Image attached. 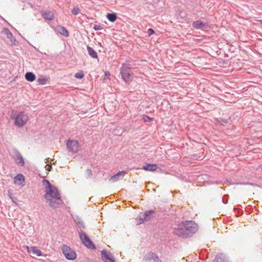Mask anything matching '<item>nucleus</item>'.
Segmentation results:
<instances>
[{"mask_svg": "<svg viewBox=\"0 0 262 262\" xmlns=\"http://www.w3.org/2000/svg\"><path fill=\"white\" fill-rule=\"evenodd\" d=\"M44 198L49 202V206L53 208H58L63 203L59 190L55 186L46 188Z\"/></svg>", "mask_w": 262, "mask_h": 262, "instance_id": "nucleus-1", "label": "nucleus"}, {"mask_svg": "<svg viewBox=\"0 0 262 262\" xmlns=\"http://www.w3.org/2000/svg\"><path fill=\"white\" fill-rule=\"evenodd\" d=\"M120 74L124 82L129 83L133 79V72L129 65L123 63L120 68Z\"/></svg>", "mask_w": 262, "mask_h": 262, "instance_id": "nucleus-2", "label": "nucleus"}, {"mask_svg": "<svg viewBox=\"0 0 262 262\" xmlns=\"http://www.w3.org/2000/svg\"><path fill=\"white\" fill-rule=\"evenodd\" d=\"M155 212L153 210L146 211L143 213H140L136 218L137 224H141L145 221H148L155 217Z\"/></svg>", "mask_w": 262, "mask_h": 262, "instance_id": "nucleus-3", "label": "nucleus"}, {"mask_svg": "<svg viewBox=\"0 0 262 262\" xmlns=\"http://www.w3.org/2000/svg\"><path fill=\"white\" fill-rule=\"evenodd\" d=\"M79 238L82 243L90 249H95L96 247L86 233L82 230H78Z\"/></svg>", "mask_w": 262, "mask_h": 262, "instance_id": "nucleus-4", "label": "nucleus"}, {"mask_svg": "<svg viewBox=\"0 0 262 262\" xmlns=\"http://www.w3.org/2000/svg\"><path fill=\"white\" fill-rule=\"evenodd\" d=\"M11 118L14 119V124L18 127H23L28 119V116L23 112L19 113L15 117Z\"/></svg>", "mask_w": 262, "mask_h": 262, "instance_id": "nucleus-5", "label": "nucleus"}, {"mask_svg": "<svg viewBox=\"0 0 262 262\" xmlns=\"http://www.w3.org/2000/svg\"><path fill=\"white\" fill-rule=\"evenodd\" d=\"M61 250L63 255L67 259L73 260L76 258V252L69 246L63 245L61 246Z\"/></svg>", "mask_w": 262, "mask_h": 262, "instance_id": "nucleus-6", "label": "nucleus"}, {"mask_svg": "<svg viewBox=\"0 0 262 262\" xmlns=\"http://www.w3.org/2000/svg\"><path fill=\"white\" fill-rule=\"evenodd\" d=\"M182 224L186 228V231H188L187 233L189 236L197 231V225L193 221H186L182 222Z\"/></svg>", "mask_w": 262, "mask_h": 262, "instance_id": "nucleus-7", "label": "nucleus"}, {"mask_svg": "<svg viewBox=\"0 0 262 262\" xmlns=\"http://www.w3.org/2000/svg\"><path fill=\"white\" fill-rule=\"evenodd\" d=\"M68 150L73 154H76L78 151L79 143L77 140H68L67 143Z\"/></svg>", "mask_w": 262, "mask_h": 262, "instance_id": "nucleus-8", "label": "nucleus"}, {"mask_svg": "<svg viewBox=\"0 0 262 262\" xmlns=\"http://www.w3.org/2000/svg\"><path fill=\"white\" fill-rule=\"evenodd\" d=\"M143 262H162L158 256L154 252L147 253L143 258Z\"/></svg>", "mask_w": 262, "mask_h": 262, "instance_id": "nucleus-9", "label": "nucleus"}, {"mask_svg": "<svg viewBox=\"0 0 262 262\" xmlns=\"http://www.w3.org/2000/svg\"><path fill=\"white\" fill-rule=\"evenodd\" d=\"M102 260L104 262H115L113 254L106 250H103L101 252Z\"/></svg>", "mask_w": 262, "mask_h": 262, "instance_id": "nucleus-10", "label": "nucleus"}, {"mask_svg": "<svg viewBox=\"0 0 262 262\" xmlns=\"http://www.w3.org/2000/svg\"><path fill=\"white\" fill-rule=\"evenodd\" d=\"M187 232L188 231H186V228H185L183 225L182 227L180 226L178 228H176L174 230V234L183 238L189 237Z\"/></svg>", "mask_w": 262, "mask_h": 262, "instance_id": "nucleus-11", "label": "nucleus"}, {"mask_svg": "<svg viewBox=\"0 0 262 262\" xmlns=\"http://www.w3.org/2000/svg\"><path fill=\"white\" fill-rule=\"evenodd\" d=\"M13 152L15 156V161L16 164L20 166H24L25 164L24 160L19 151L16 148H14Z\"/></svg>", "mask_w": 262, "mask_h": 262, "instance_id": "nucleus-12", "label": "nucleus"}, {"mask_svg": "<svg viewBox=\"0 0 262 262\" xmlns=\"http://www.w3.org/2000/svg\"><path fill=\"white\" fill-rule=\"evenodd\" d=\"M41 16L46 20L51 21L54 19V15L53 12L50 11H41Z\"/></svg>", "mask_w": 262, "mask_h": 262, "instance_id": "nucleus-13", "label": "nucleus"}, {"mask_svg": "<svg viewBox=\"0 0 262 262\" xmlns=\"http://www.w3.org/2000/svg\"><path fill=\"white\" fill-rule=\"evenodd\" d=\"M125 173V171H119L116 174L112 176L109 179V181H111L112 182H115L119 180H121L123 178Z\"/></svg>", "mask_w": 262, "mask_h": 262, "instance_id": "nucleus-14", "label": "nucleus"}, {"mask_svg": "<svg viewBox=\"0 0 262 262\" xmlns=\"http://www.w3.org/2000/svg\"><path fill=\"white\" fill-rule=\"evenodd\" d=\"M25 182V178L22 174H17L14 179V183L16 185L24 186L23 183Z\"/></svg>", "mask_w": 262, "mask_h": 262, "instance_id": "nucleus-15", "label": "nucleus"}, {"mask_svg": "<svg viewBox=\"0 0 262 262\" xmlns=\"http://www.w3.org/2000/svg\"><path fill=\"white\" fill-rule=\"evenodd\" d=\"M158 168L157 165L156 164L146 163L143 166L142 169L146 170L153 171L157 169Z\"/></svg>", "mask_w": 262, "mask_h": 262, "instance_id": "nucleus-16", "label": "nucleus"}, {"mask_svg": "<svg viewBox=\"0 0 262 262\" xmlns=\"http://www.w3.org/2000/svg\"><path fill=\"white\" fill-rule=\"evenodd\" d=\"M206 25V23H203L201 20H198L193 21L192 26L195 29H203L205 27Z\"/></svg>", "mask_w": 262, "mask_h": 262, "instance_id": "nucleus-17", "label": "nucleus"}, {"mask_svg": "<svg viewBox=\"0 0 262 262\" xmlns=\"http://www.w3.org/2000/svg\"><path fill=\"white\" fill-rule=\"evenodd\" d=\"M26 248L29 252H32L33 254L38 256H40L42 255V252L36 247H31L30 250V248L27 246Z\"/></svg>", "mask_w": 262, "mask_h": 262, "instance_id": "nucleus-18", "label": "nucleus"}, {"mask_svg": "<svg viewBox=\"0 0 262 262\" xmlns=\"http://www.w3.org/2000/svg\"><path fill=\"white\" fill-rule=\"evenodd\" d=\"M56 31L64 36L68 37L69 35L68 31L63 26H58L56 27Z\"/></svg>", "mask_w": 262, "mask_h": 262, "instance_id": "nucleus-19", "label": "nucleus"}, {"mask_svg": "<svg viewBox=\"0 0 262 262\" xmlns=\"http://www.w3.org/2000/svg\"><path fill=\"white\" fill-rule=\"evenodd\" d=\"M25 79L29 82H33L36 79L35 75L31 72H28L25 75Z\"/></svg>", "mask_w": 262, "mask_h": 262, "instance_id": "nucleus-20", "label": "nucleus"}, {"mask_svg": "<svg viewBox=\"0 0 262 262\" xmlns=\"http://www.w3.org/2000/svg\"><path fill=\"white\" fill-rule=\"evenodd\" d=\"M87 50L89 55L93 58H97L98 55L95 50L91 47L88 46Z\"/></svg>", "mask_w": 262, "mask_h": 262, "instance_id": "nucleus-21", "label": "nucleus"}, {"mask_svg": "<svg viewBox=\"0 0 262 262\" xmlns=\"http://www.w3.org/2000/svg\"><path fill=\"white\" fill-rule=\"evenodd\" d=\"M213 262H228L225 256L222 254L216 255Z\"/></svg>", "mask_w": 262, "mask_h": 262, "instance_id": "nucleus-22", "label": "nucleus"}, {"mask_svg": "<svg viewBox=\"0 0 262 262\" xmlns=\"http://www.w3.org/2000/svg\"><path fill=\"white\" fill-rule=\"evenodd\" d=\"M49 79V78L47 76H42L37 79V82L39 84L45 85L47 83Z\"/></svg>", "mask_w": 262, "mask_h": 262, "instance_id": "nucleus-23", "label": "nucleus"}, {"mask_svg": "<svg viewBox=\"0 0 262 262\" xmlns=\"http://www.w3.org/2000/svg\"><path fill=\"white\" fill-rule=\"evenodd\" d=\"M106 18L110 21L114 23L117 19V15L115 13H108L106 15Z\"/></svg>", "mask_w": 262, "mask_h": 262, "instance_id": "nucleus-24", "label": "nucleus"}, {"mask_svg": "<svg viewBox=\"0 0 262 262\" xmlns=\"http://www.w3.org/2000/svg\"><path fill=\"white\" fill-rule=\"evenodd\" d=\"M2 33L5 34L7 38H12V33L10 32L9 29L5 28L3 29Z\"/></svg>", "mask_w": 262, "mask_h": 262, "instance_id": "nucleus-25", "label": "nucleus"}, {"mask_svg": "<svg viewBox=\"0 0 262 262\" xmlns=\"http://www.w3.org/2000/svg\"><path fill=\"white\" fill-rule=\"evenodd\" d=\"M71 12L73 15H77L79 13L80 10L77 7H75L73 8Z\"/></svg>", "mask_w": 262, "mask_h": 262, "instance_id": "nucleus-26", "label": "nucleus"}, {"mask_svg": "<svg viewBox=\"0 0 262 262\" xmlns=\"http://www.w3.org/2000/svg\"><path fill=\"white\" fill-rule=\"evenodd\" d=\"M83 76H84V74H83V72H78V73H76L75 75V77H76V78H78V79H81L83 77Z\"/></svg>", "mask_w": 262, "mask_h": 262, "instance_id": "nucleus-27", "label": "nucleus"}, {"mask_svg": "<svg viewBox=\"0 0 262 262\" xmlns=\"http://www.w3.org/2000/svg\"><path fill=\"white\" fill-rule=\"evenodd\" d=\"M43 184L46 183V184H47V186H46V188H49V187H52L53 186H54V185H51V183H50V182L47 180L44 179L43 180Z\"/></svg>", "mask_w": 262, "mask_h": 262, "instance_id": "nucleus-28", "label": "nucleus"}, {"mask_svg": "<svg viewBox=\"0 0 262 262\" xmlns=\"http://www.w3.org/2000/svg\"><path fill=\"white\" fill-rule=\"evenodd\" d=\"M9 39H10L12 45H16L17 41L15 39V38L13 36V34L12 35V38H9Z\"/></svg>", "mask_w": 262, "mask_h": 262, "instance_id": "nucleus-29", "label": "nucleus"}, {"mask_svg": "<svg viewBox=\"0 0 262 262\" xmlns=\"http://www.w3.org/2000/svg\"><path fill=\"white\" fill-rule=\"evenodd\" d=\"M93 29L95 30V31H98V30H102L103 29L102 27L101 26V25H95L94 27H93Z\"/></svg>", "mask_w": 262, "mask_h": 262, "instance_id": "nucleus-30", "label": "nucleus"}, {"mask_svg": "<svg viewBox=\"0 0 262 262\" xmlns=\"http://www.w3.org/2000/svg\"><path fill=\"white\" fill-rule=\"evenodd\" d=\"M86 174L88 176V178H91L92 176V172L90 169H87L86 170Z\"/></svg>", "mask_w": 262, "mask_h": 262, "instance_id": "nucleus-31", "label": "nucleus"}, {"mask_svg": "<svg viewBox=\"0 0 262 262\" xmlns=\"http://www.w3.org/2000/svg\"><path fill=\"white\" fill-rule=\"evenodd\" d=\"M147 33L149 36H151L155 33V31L152 29L149 28L147 30Z\"/></svg>", "mask_w": 262, "mask_h": 262, "instance_id": "nucleus-32", "label": "nucleus"}, {"mask_svg": "<svg viewBox=\"0 0 262 262\" xmlns=\"http://www.w3.org/2000/svg\"><path fill=\"white\" fill-rule=\"evenodd\" d=\"M46 168V170L49 171H51L52 169V166L51 165H46V166H45Z\"/></svg>", "mask_w": 262, "mask_h": 262, "instance_id": "nucleus-33", "label": "nucleus"}, {"mask_svg": "<svg viewBox=\"0 0 262 262\" xmlns=\"http://www.w3.org/2000/svg\"><path fill=\"white\" fill-rule=\"evenodd\" d=\"M143 119H144L145 121H150L152 119L149 117L148 116H145L144 117H143Z\"/></svg>", "mask_w": 262, "mask_h": 262, "instance_id": "nucleus-34", "label": "nucleus"}, {"mask_svg": "<svg viewBox=\"0 0 262 262\" xmlns=\"http://www.w3.org/2000/svg\"><path fill=\"white\" fill-rule=\"evenodd\" d=\"M222 201H223V203L224 204H227V203H228V200H227V199L226 198V196H225V195L223 197V199H222Z\"/></svg>", "mask_w": 262, "mask_h": 262, "instance_id": "nucleus-35", "label": "nucleus"}, {"mask_svg": "<svg viewBox=\"0 0 262 262\" xmlns=\"http://www.w3.org/2000/svg\"><path fill=\"white\" fill-rule=\"evenodd\" d=\"M79 227H81V228H84L85 226H84V224L83 223L81 222V223H79Z\"/></svg>", "mask_w": 262, "mask_h": 262, "instance_id": "nucleus-36", "label": "nucleus"}, {"mask_svg": "<svg viewBox=\"0 0 262 262\" xmlns=\"http://www.w3.org/2000/svg\"><path fill=\"white\" fill-rule=\"evenodd\" d=\"M243 184H245V185H247V184H249V185H253L252 183H243Z\"/></svg>", "mask_w": 262, "mask_h": 262, "instance_id": "nucleus-37", "label": "nucleus"}, {"mask_svg": "<svg viewBox=\"0 0 262 262\" xmlns=\"http://www.w3.org/2000/svg\"><path fill=\"white\" fill-rule=\"evenodd\" d=\"M222 121H223L224 122H225V123H227V120H223Z\"/></svg>", "mask_w": 262, "mask_h": 262, "instance_id": "nucleus-38", "label": "nucleus"}, {"mask_svg": "<svg viewBox=\"0 0 262 262\" xmlns=\"http://www.w3.org/2000/svg\"><path fill=\"white\" fill-rule=\"evenodd\" d=\"M259 21L262 24V20H259Z\"/></svg>", "mask_w": 262, "mask_h": 262, "instance_id": "nucleus-39", "label": "nucleus"}, {"mask_svg": "<svg viewBox=\"0 0 262 262\" xmlns=\"http://www.w3.org/2000/svg\"><path fill=\"white\" fill-rule=\"evenodd\" d=\"M261 170H262V167H261Z\"/></svg>", "mask_w": 262, "mask_h": 262, "instance_id": "nucleus-40", "label": "nucleus"}]
</instances>
